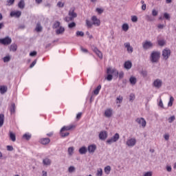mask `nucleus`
Segmentation results:
<instances>
[{
	"instance_id": "1",
	"label": "nucleus",
	"mask_w": 176,
	"mask_h": 176,
	"mask_svg": "<svg viewBox=\"0 0 176 176\" xmlns=\"http://www.w3.org/2000/svg\"><path fill=\"white\" fill-rule=\"evenodd\" d=\"M107 76L105 78L108 82H111L112 79H113V76L118 78V75H119V71L115 68L108 67L107 69Z\"/></svg>"
},
{
	"instance_id": "2",
	"label": "nucleus",
	"mask_w": 176,
	"mask_h": 176,
	"mask_svg": "<svg viewBox=\"0 0 176 176\" xmlns=\"http://www.w3.org/2000/svg\"><path fill=\"white\" fill-rule=\"evenodd\" d=\"M78 14L75 12V8H71L69 10L68 16L65 18V21L67 23H69V21H73L74 19H76Z\"/></svg>"
},
{
	"instance_id": "3",
	"label": "nucleus",
	"mask_w": 176,
	"mask_h": 176,
	"mask_svg": "<svg viewBox=\"0 0 176 176\" xmlns=\"http://www.w3.org/2000/svg\"><path fill=\"white\" fill-rule=\"evenodd\" d=\"M159 60H160V52L153 51L150 55V61L155 63H158Z\"/></svg>"
},
{
	"instance_id": "4",
	"label": "nucleus",
	"mask_w": 176,
	"mask_h": 176,
	"mask_svg": "<svg viewBox=\"0 0 176 176\" xmlns=\"http://www.w3.org/2000/svg\"><path fill=\"white\" fill-rule=\"evenodd\" d=\"M162 56L163 60L167 61V60H168L171 56V50H170L168 47H166L162 50Z\"/></svg>"
},
{
	"instance_id": "5",
	"label": "nucleus",
	"mask_w": 176,
	"mask_h": 176,
	"mask_svg": "<svg viewBox=\"0 0 176 176\" xmlns=\"http://www.w3.org/2000/svg\"><path fill=\"white\" fill-rule=\"evenodd\" d=\"M73 127L74 126L72 125L63 126L60 131L61 137H68V135H69V133L68 132L64 133V131H69V130H72Z\"/></svg>"
},
{
	"instance_id": "6",
	"label": "nucleus",
	"mask_w": 176,
	"mask_h": 176,
	"mask_svg": "<svg viewBox=\"0 0 176 176\" xmlns=\"http://www.w3.org/2000/svg\"><path fill=\"white\" fill-rule=\"evenodd\" d=\"M126 145L128 148H133V146L137 145V139L135 138H129L126 140Z\"/></svg>"
},
{
	"instance_id": "7",
	"label": "nucleus",
	"mask_w": 176,
	"mask_h": 176,
	"mask_svg": "<svg viewBox=\"0 0 176 176\" xmlns=\"http://www.w3.org/2000/svg\"><path fill=\"white\" fill-rule=\"evenodd\" d=\"M153 46V43L151 41H145L142 43V47L144 50H149V49H152Z\"/></svg>"
},
{
	"instance_id": "8",
	"label": "nucleus",
	"mask_w": 176,
	"mask_h": 176,
	"mask_svg": "<svg viewBox=\"0 0 176 176\" xmlns=\"http://www.w3.org/2000/svg\"><path fill=\"white\" fill-rule=\"evenodd\" d=\"M119 138H120L119 133H116L112 136V138L107 140V143L111 145V144H113V142H117V141H119Z\"/></svg>"
},
{
	"instance_id": "9",
	"label": "nucleus",
	"mask_w": 176,
	"mask_h": 176,
	"mask_svg": "<svg viewBox=\"0 0 176 176\" xmlns=\"http://www.w3.org/2000/svg\"><path fill=\"white\" fill-rule=\"evenodd\" d=\"M1 45H4V46H8L12 43V38L9 36H6L5 38H0Z\"/></svg>"
},
{
	"instance_id": "10",
	"label": "nucleus",
	"mask_w": 176,
	"mask_h": 176,
	"mask_svg": "<svg viewBox=\"0 0 176 176\" xmlns=\"http://www.w3.org/2000/svg\"><path fill=\"white\" fill-rule=\"evenodd\" d=\"M153 87H155V89H160L163 86V80L160 78L155 79L153 82Z\"/></svg>"
},
{
	"instance_id": "11",
	"label": "nucleus",
	"mask_w": 176,
	"mask_h": 176,
	"mask_svg": "<svg viewBox=\"0 0 176 176\" xmlns=\"http://www.w3.org/2000/svg\"><path fill=\"white\" fill-rule=\"evenodd\" d=\"M135 122H137L138 124H140L143 128L146 126V120H145L144 118H137Z\"/></svg>"
},
{
	"instance_id": "12",
	"label": "nucleus",
	"mask_w": 176,
	"mask_h": 176,
	"mask_svg": "<svg viewBox=\"0 0 176 176\" xmlns=\"http://www.w3.org/2000/svg\"><path fill=\"white\" fill-rule=\"evenodd\" d=\"M91 20L93 22L92 23L94 24V25H96V27H100V25H101V21L99 19L97 18L96 16H93Z\"/></svg>"
},
{
	"instance_id": "13",
	"label": "nucleus",
	"mask_w": 176,
	"mask_h": 176,
	"mask_svg": "<svg viewBox=\"0 0 176 176\" xmlns=\"http://www.w3.org/2000/svg\"><path fill=\"white\" fill-rule=\"evenodd\" d=\"M10 17H15L16 19H19L20 16H21V11H12L10 14Z\"/></svg>"
},
{
	"instance_id": "14",
	"label": "nucleus",
	"mask_w": 176,
	"mask_h": 176,
	"mask_svg": "<svg viewBox=\"0 0 176 176\" xmlns=\"http://www.w3.org/2000/svg\"><path fill=\"white\" fill-rule=\"evenodd\" d=\"M107 137H108V133L105 131H100L99 133V138L100 140H102V141H104V140H107Z\"/></svg>"
},
{
	"instance_id": "15",
	"label": "nucleus",
	"mask_w": 176,
	"mask_h": 176,
	"mask_svg": "<svg viewBox=\"0 0 176 176\" xmlns=\"http://www.w3.org/2000/svg\"><path fill=\"white\" fill-rule=\"evenodd\" d=\"M52 164V160L49 157H45L43 160V165L45 167H48V166H51Z\"/></svg>"
},
{
	"instance_id": "16",
	"label": "nucleus",
	"mask_w": 176,
	"mask_h": 176,
	"mask_svg": "<svg viewBox=\"0 0 176 176\" xmlns=\"http://www.w3.org/2000/svg\"><path fill=\"white\" fill-rule=\"evenodd\" d=\"M124 47H126L128 53H133V49L131 47V45H130V43H129V42L124 43Z\"/></svg>"
},
{
	"instance_id": "17",
	"label": "nucleus",
	"mask_w": 176,
	"mask_h": 176,
	"mask_svg": "<svg viewBox=\"0 0 176 176\" xmlns=\"http://www.w3.org/2000/svg\"><path fill=\"white\" fill-rule=\"evenodd\" d=\"M92 50L93 52H94V53H96V54L98 56V57H99V58H102V52H101L98 48L94 47L92 48Z\"/></svg>"
},
{
	"instance_id": "18",
	"label": "nucleus",
	"mask_w": 176,
	"mask_h": 176,
	"mask_svg": "<svg viewBox=\"0 0 176 176\" xmlns=\"http://www.w3.org/2000/svg\"><path fill=\"white\" fill-rule=\"evenodd\" d=\"M113 112V110L112 109H107L104 111V116H106V118H111L112 116Z\"/></svg>"
},
{
	"instance_id": "19",
	"label": "nucleus",
	"mask_w": 176,
	"mask_h": 176,
	"mask_svg": "<svg viewBox=\"0 0 176 176\" xmlns=\"http://www.w3.org/2000/svg\"><path fill=\"white\" fill-rule=\"evenodd\" d=\"M40 144H42V145H47L50 142V139L47 138H43L40 139L39 140Z\"/></svg>"
},
{
	"instance_id": "20",
	"label": "nucleus",
	"mask_w": 176,
	"mask_h": 176,
	"mask_svg": "<svg viewBox=\"0 0 176 176\" xmlns=\"http://www.w3.org/2000/svg\"><path fill=\"white\" fill-rule=\"evenodd\" d=\"M96 149H97L96 144H91L88 146V152L89 153H94V152H96Z\"/></svg>"
},
{
	"instance_id": "21",
	"label": "nucleus",
	"mask_w": 176,
	"mask_h": 176,
	"mask_svg": "<svg viewBox=\"0 0 176 176\" xmlns=\"http://www.w3.org/2000/svg\"><path fill=\"white\" fill-rule=\"evenodd\" d=\"M131 67H133V63L130 60L126 61L124 64V68L125 69H131Z\"/></svg>"
},
{
	"instance_id": "22",
	"label": "nucleus",
	"mask_w": 176,
	"mask_h": 176,
	"mask_svg": "<svg viewBox=\"0 0 176 176\" xmlns=\"http://www.w3.org/2000/svg\"><path fill=\"white\" fill-rule=\"evenodd\" d=\"M31 137H32V135L30 133H25L23 135L22 138L23 140H26V141H30Z\"/></svg>"
},
{
	"instance_id": "23",
	"label": "nucleus",
	"mask_w": 176,
	"mask_h": 176,
	"mask_svg": "<svg viewBox=\"0 0 176 176\" xmlns=\"http://www.w3.org/2000/svg\"><path fill=\"white\" fill-rule=\"evenodd\" d=\"M9 137H10V140H11L12 142H16V133H13V131H9Z\"/></svg>"
},
{
	"instance_id": "24",
	"label": "nucleus",
	"mask_w": 176,
	"mask_h": 176,
	"mask_svg": "<svg viewBox=\"0 0 176 176\" xmlns=\"http://www.w3.org/2000/svg\"><path fill=\"white\" fill-rule=\"evenodd\" d=\"M64 31H65V29L64 28V27L60 26L56 29V35H60L61 34H64Z\"/></svg>"
},
{
	"instance_id": "25",
	"label": "nucleus",
	"mask_w": 176,
	"mask_h": 176,
	"mask_svg": "<svg viewBox=\"0 0 176 176\" xmlns=\"http://www.w3.org/2000/svg\"><path fill=\"white\" fill-rule=\"evenodd\" d=\"M10 111L11 113V115H13L16 112V104L14 103H12L11 106L10 107Z\"/></svg>"
},
{
	"instance_id": "26",
	"label": "nucleus",
	"mask_w": 176,
	"mask_h": 176,
	"mask_svg": "<svg viewBox=\"0 0 176 176\" xmlns=\"http://www.w3.org/2000/svg\"><path fill=\"white\" fill-rule=\"evenodd\" d=\"M129 82L131 83V85H132V86H134V85H135V83H137V78L134 77V76H131L129 78Z\"/></svg>"
},
{
	"instance_id": "27",
	"label": "nucleus",
	"mask_w": 176,
	"mask_h": 176,
	"mask_svg": "<svg viewBox=\"0 0 176 176\" xmlns=\"http://www.w3.org/2000/svg\"><path fill=\"white\" fill-rule=\"evenodd\" d=\"M18 8H19V9H24V8H25V3L24 2V0H21L19 2Z\"/></svg>"
},
{
	"instance_id": "28",
	"label": "nucleus",
	"mask_w": 176,
	"mask_h": 176,
	"mask_svg": "<svg viewBox=\"0 0 176 176\" xmlns=\"http://www.w3.org/2000/svg\"><path fill=\"white\" fill-rule=\"evenodd\" d=\"M8 91V87L6 86H0V93L1 94H5Z\"/></svg>"
},
{
	"instance_id": "29",
	"label": "nucleus",
	"mask_w": 176,
	"mask_h": 176,
	"mask_svg": "<svg viewBox=\"0 0 176 176\" xmlns=\"http://www.w3.org/2000/svg\"><path fill=\"white\" fill-rule=\"evenodd\" d=\"M87 152V148H86V146H82L79 149V153H80V155H85Z\"/></svg>"
},
{
	"instance_id": "30",
	"label": "nucleus",
	"mask_w": 176,
	"mask_h": 176,
	"mask_svg": "<svg viewBox=\"0 0 176 176\" xmlns=\"http://www.w3.org/2000/svg\"><path fill=\"white\" fill-rule=\"evenodd\" d=\"M129 28H130V27L129 26V25L127 23L122 24V31H124V32H127V31H129Z\"/></svg>"
},
{
	"instance_id": "31",
	"label": "nucleus",
	"mask_w": 176,
	"mask_h": 176,
	"mask_svg": "<svg viewBox=\"0 0 176 176\" xmlns=\"http://www.w3.org/2000/svg\"><path fill=\"white\" fill-rule=\"evenodd\" d=\"M102 174H104V172L102 171V168H98L96 170V176H102Z\"/></svg>"
},
{
	"instance_id": "32",
	"label": "nucleus",
	"mask_w": 176,
	"mask_h": 176,
	"mask_svg": "<svg viewBox=\"0 0 176 176\" xmlns=\"http://www.w3.org/2000/svg\"><path fill=\"white\" fill-rule=\"evenodd\" d=\"M104 172L107 174V175H109L111 173V166H107L104 168Z\"/></svg>"
},
{
	"instance_id": "33",
	"label": "nucleus",
	"mask_w": 176,
	"mask_h": 176,
	"mask_svg": "<svg viewBox=\"0 0 176 176\" xmlns=\"http://www.w3.org/2000/svg\"><path fill=\"white\" fill-rule=\"evenodd\" d=\"M100 90H101V85H98L94 91V94H95V96H98V94H100Z\"/></svg>"
},
{
	"instance_id": "34",
	"label": "nucleus",
	"mask_w": 176,
	"mask_h": 176,
	"mask_svg": "<svg viewBox=\"0 0 176 176\" xmlns=\"http://www.w3.org/2000/svg\"><path fill=\"white\" fill-rule=\"evenodd\" d=\"M10 52H16L17 50V45L12 44L10 47Z\"/></svg>"
},
{
	"instance_id": "35",
	"label": "nucleus",
	"mask_w": 176,
	"mask_h": 176,
	"mask_svg": "<svg viewBox=\"0 0 176 176\" xmlns=\"http://www.w3.org/2000/svg\"><path fill=\"white\" fill-rule=\"evenodd\" d=\"M5 119V116L3 114H0V127L3 126V120Z\"/></svg>"
},
{
	"instance_id": "36",
	"label": "nucleus",
	"mask_w": 176,
	"mask_h": 176,
	"mask_svg": "<svg viewBox=\"0 0 176 176\" xmlns=\"http://www.w3.org/2000/svg\"><path fill=\"white\" fill-rule=\"evenodd\" d=\"M122 101H123V96H119L118 97H117L116 104H122Z\"/></svg>"
},
{
	"instance_id": "37",
	"label": "nucleus",
	"mask_w": 176,
	"mask_h": 176,
	"mask_svg": "<svg viewBox=\"0 0 176 176\" xmlns=\"http://www.w3.org/2000/svg\"><path fill=\"white\" fill-rule=\"evenodd\" d=\"M174 102V97L170 96L169 102H168V107H173Z\"/></svg>"
},
{
	"instance_id": "38",
	"label": "nucleus",
	"mask_w": 176,
	"mask_h": 176,
	"mask_svg": "<svg viewBox=\"0 0 176 176\" xmlns=\"http://www.w3.org/2000/svg\"><path fill=\"white\" fill-rule=\"evenodd\" d=\"M146 20L147 21H153L155 18L152 15H146Z\"/></svg>"
},
{
	"instance_id": "39",
	"label": "nucleus",
	"mask_w": 176,
	"mask_h": 176,
	"mask_svg": "<svg viewBox=\"0 0 176 176\" xmlns=\"http://www.w3.org/2000/svg\"><path fill=\"white\" fill-rule=\"evenodd\" d=\"M86 25L88 27V28H91V27H93L94 24L89 19H87L86 20Z\"/></svg>"
},
{
	"instance_id": "40",
	"label": "nucleus",
	"mask_w": 176,
	"mask_h": 176,
	"mask_svg": "<svg viewBox=\"0 0 176 176\" xmlns=\"http://www.w3.org/2000/svg\"><path fill=\"white\" fill-rule=\"evenodd\" d=\"M131 20L132 23H137L138 21V17L135 15L131 16Z\"/></svg>"
},
{
	"instance_id": "41",
	"label": "nucleus",
	"mask_w": 176,
	"mask_h": 176,
	"mask_svg": "<svg viewBox=\"0 0 176 176\" xmlns=\"http://www.w3.org/2000/svg\"><path fill=\"white\" fill-rule=\"evenodd\" d=\"M36 32H41V31H42V26L41 25V23H37L36 27Z\"/></svg>"
},
{
	"instance_id": "42",
	"label": "nucleus",
	"mask_w": 176,
	"mask_h": 176,
	"mask_svg": "<svg viewBox=\"0 0 176 176\" xmlns=\"http://www.w3.org/2000/svg\"><path fill=\"white\" fill-rule=\"evenodd\" d=\"M74 147H69L68 148V153L69 155V156H72V155H74Z\"/></svg>"
},
{
	"instance_id": "43",
	"label": "nucleus",
	"mask_w": 176,
	"mask_h": 176,
	"mask_svg": "<svg viewBox=\"0 0 176 176\" xmlns=\"http://www.w3.org/2000/svg\"><path fill=\"white\" fill-rule=\"evenodd\" d=\"M75 170H76L75 166H71L68 168V172L70 173H75Z\"/></svg>"
},
{
	"instance_id": "44",
	"label": "nucleus",
	"mask_w": 176,
	"mask_h": 176,
	"mask_svg": "<svg viewBox=\"0 0 176 176\" xmlns=\"http://www.w3.org/2000/svg\"><path fill=\"white\" fill-rule=\"evenodd\" d=\"M134 100H135V95H134V94H131L129 96V101L131 102H133V101H134Z\"/></svg>"
},
{
	"instance_id": "45",
	"label": "nucleus",
	"mask_w": 176,
	"mask_h": 176,
	"mask_svg": "<svg viewBox=\"0 0 176 176\" xmlns=\"http://www.w3.org/2000/svg\"><path fill=\"white\" fill-rule=\"evenodd\" d=\"M159 46H164L166 45V41L164 40H158Z\"/></svg>"
},
{
	"instance_id": "46",
	"label": "nucleus",
	"mask_w": 176,
	"mask_h": 176,
	"mask_svg": "<svg viewBox=\"0 0 176 176\" xmlns=\"http://www.w3.org/2000/svg\"><path fill=\"white\" fill-rule=\"evenodd\" d=\"M65 5V3L63 1H58L57 3L58 8H64Z\"/></svg>"
},
{
	"instance_id": "47",
	"label": "nucleus",
	"mask_w": 176,
	"mask_h": 176,
	"mask_svg": "<svg viewBox=\"0 0 176 176\" xmlns=\"http://www.w3.org/2000/svg\"><path fill=\"white\" fill-rule=\"evenodd\" d=\"M152 175H153V171L144 172L143 174V176H152Z\"/></svg>"
},
{
	"instance_id": "48",
	"label": "nucleus",
	"mask_w": 176,
	"mask_h": 176,
	"mask_svg": "<svg viewBox=\"0 0 176 176\" xmlns=\"http://www.w3.org/2000/svg\"><path fill=\"white\" fill-rule=\"evenodd\" d=\"M175 120V116H172L168 119V123H173Z\"/></svg>"
},
{
	"instance_id": "49",
	"label": "nucleus",
	"mask_w": 176,
	"mask_h": 176,
	"mask_svg": "<svg viewBox=\"0 0 176 176\" xmlns=\"http://www.w3.org/2000/svg\"><path fill=\"white\" fill-rule=\"evenodd\" d=\"M96 12H97L98 14H102V13H104V9L98 8L96 9Z\"/></svg>"
},
{
	"instance_id": "50",
	"label": "nucleus",
	"mask_w": 176,
	"mask_h": 176,
	"mask_svg": "<svg viewBox=\"0 0 176 176\" xmlns=\"http://www.w3.org/2000/svg\"><path fill=\"white\" fill-rule=\"evenodd\" d=\"M119 79H123L124 76V73L123 72H118V75Z\"/></svg>"
},
{
	"instance_id": "51",
	"label": "nucleus",
	"mask_w": 176,
	"mask_h": 176,
	"mask_svg": "<svg viewBox=\"0 0 176 176\" xmlns=\"http://www.w3.org/2000/svg\"><path fill=\"white\" fill-rule=\"evenodd\" d=\"M10 61V56H6L3 58V62L4 63H9Z\"/></svg>"
},
{
	"instance_id": "52",
	"label": "nucleus",
	"mask_w": 176,
	"mask_h": 176,
	"mask_svg": "<svg viewBox=\"0 0 176 176\" xmlns=\"http://www.w3.org/2000/svg\"><path fill=\"white\" fill-rule=\"evenodd\" d=\"M158 107H160V108L164 109V104H163V100H162V98L160 99V101L158 102Z\"/></svg>"
},
{
	"instance_id": "53",
	"label": "nucleus",
	"mask_w": 176,
	"mask_h": 176,
	"mask_svg": "<svg viewBox=\"0 0 176 176\" xmlns=\"http://www.w3.org/2000/svg\"><path fill=\"white\" fill-rule=\"evenodd\" d=\"M159 12H157V10L155 9L152 10V16H153V17H156V16H157Z\"/></svg>"
},
{
	"instance_id": "54",
	"label": "nucleus",
	"mask_w": 176,
	"mask_h": 176,
	"mask_svg": "<svg viewBox=\"0 0 176 176\" xmlns=\"http://www.w3.org/2000/svg\"><path fill=\"white\" fill-rule=\"evenodd\" d=\"M85 35V33L82 31H77L76 32V36H83Z\"/></svg>"
},
{
	"instance_id": "55",
	"label": "nucleus",
	"mask_w": 176,
	"mask_h": 176,
	"mask_svg": "<svg viewBox=\"0 0 176 176\" xmlns=\"http://www.w3.org/2000/svg\"><path fill=\"white\" fill-rule=\"evenodd\" d=\"M68 27L69 28H74V27H76V23H75V22L69 23Z\"/></svg>"
},
{
	"instance_id": "56",
	"label": "nucleus",
	"mask_w": 176,
	"mask_h": 176,
	"mask_svg": "<svg viewBox=\"0 0 176 176\" xmlns=\"http://www.w3.org/2000/svg\"><path fill=\"white\" fill-rule=\"evenodd\" d=\"M164 19H166V20H170V14L165 12L164 14Z\"/></svg>"
},
{
	"instance_id": "57",
	"label": "nucleus",
	"mask_w": 176,
	"mask_h": 176,
	"mask_svg": "<svg viewBox=\"0 0 176 176\" xmlns=\"http://www.w3.org/2000/svg\"><path fill=\"white\" fill-rule=\"evenodd\" d=\"M59 27H61L60 26V22L58 21L55 22L54 24V28H59Z\"/></svg>"
},
{
	"instance_id": "58",
	"label": "nucleus",
	"mask_w": 176,
	"mask_h": 176,
	"mask_svg": "<svg viewBox=\"0 0 176 176\" xmlns=\"http://www.w3.org/2000/svg\"><path fill=\"white\" fill-rule=\"evenodd\" d=\"M36 51H34L30 53V57H35V56H36Z\"/></svg>"
},
{
	"instance_id": "59",
	"label": "nucleus",
	"mask_w": 176,
	"mask_h": 176,
	"mask_svg": "<svg viewBox=\"0 0 176 176\" xmlns=\"http://www.w3.org/2000/svg\"><path fill=\"white\" fill-rule=\"evenodd\" d=\"M36 64V60H34L32 63V64L30 65V68H34V67H35V65Z\"/></svg>"
},
{
	"instance_id": "60",
	"label": "nucleus",
	"mask_w": 176,
	"mask_h": 176,
	"mask_svg": "<svg viewBox=\"0 0 176 176\" xmlns=\"http://www.w3.org/2000/svg\"><path fill=\"white\" fill-rule=\"evenodd\" d=\"M164 138L166 140V141H168V140H170V135H168V133H166L164 135Z\"/></svg>"
},
{
	"instance_id": "61",
	"label": "nucleus",
	"mask_w": 176,
	"mask_h": 176,
	"mask_svg": "<svg viewBox=\"0 0 176 176\" xmlns=\"http://www.w3.org/2000/svg\"><path fill=\"white\" fill-rule=\"evenodd\" d=\"M80 50H81V52H82V53H88L89 52V51L87 49L84 48L83 47H80Z\"/></svg>"
},
{
	"instance_id": "62",
	"label": "nucleus",
	"mask_w": 176,
	"mask_h": 176,
	"mask_svg": "<svg viewBox=\"0 0 176 176\" xmlns=\"http://www.w3.org/2000/svg\"><path fill=\"white\" fill-rule=\"evenodd\" d=\"M8 6H10L14 3V0H8Z\"/></svg>"
},
{
	"instance_id": "63",
	"label": "nucleus",
	"mask_w": 176,
	"mask_h": 176,
	"mask_svg": "<svg viewBox=\"0 0 176 176\" xmlns=\"http://www.w3.org/2000/svg\"><path fill=\"white\" fill-rule=\"evenodd\" d=\"M7 151L12 152L13 151V146H7Z\"/></svg>"
},
{
	"instance_id": "64",
	"label": "nucleus",
	"mask_w": 176,
	"mask_h": 176,
	"mask_svg": "<svg viewBox=\"0 0 176 176\" xmlns=\"http://www.w3.org/2000/svg\"><path fill=\"white\" fill-rule=\"evenodd\" d=\"M166 170L167 171H168V173H170L171 170H172V168L170 166H166Z\"/></svg>"
}]
</instances>
